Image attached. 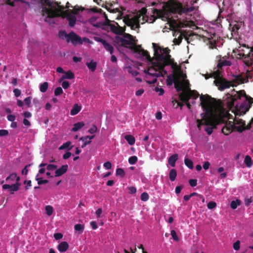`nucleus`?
I'll list each match as a JSON object with an SVG mask.
<instances>
[{"label":"nucleus","instance_id":"46","mask_svg":"<svg viewBox=\"0 0 253 253\" xmlns=\"http://www.w3.org/2000/svg\"><path fill=\"white\" fill-rule=\"evenodd\" d=\"M97 130V127L95 125H92L91 126V127L90 128V129L88 130V132L92 134V133H94L95 132H96Z\"/></svg>","mask_w":253,"mask_h":253},{"label":"nucleus","instance_id":"30","mask_svg":"<svg viewBox=\"0 0 253 253\" xmlns=\"http://www.w3.org/2000/svg\"><path fill=\"white\" fill-rule=\"evenodd\" d=\"M184 164L185 166L189 169H192L193 168V162L191 160H189L187 158H185L184 159Z\"/></svg>","mask_w":253,"mask_h":253},{"label":"nucleus","instance_id":"28","mask_svg":"<svg viewBox=\"0 0 253 253\" xmlns=\"http://www.w3.org/2000/svg\"><path fill=\"white\" fill-rule=\"evenodd\" d=\"M36 180L39 185L46 184L48 182V180L47 179H43L41 177H39V174H37L36 176Z\"/></svg>","mask_w":253,"mask_h":253},{"label":"nucleus","instance_id":"11","mask_svg":"<svg viewBox=\"0 0 253 253\" xmlns=\"http://www.w3.org/2000/svg\"><path fill=\"white\" fill-rule=\"evenodd\" d=\"M123 37H116L117 40L122 45L127 46L132 44L135 42V37L131 35L125 33L122 34Z\"/></svg>","mask_w":253,"mask_h":253},{"label":"nucleus","instance_id":"27","mask_svg":"<svg viewBox=\"0 0 253 253\" xmlns=\"http://www.w3.org/2000/svg\"><path fill=\"white\" fill-rule=\"evenodd\" d=\"M58 36L60 39L62 40L65 39L67 41L69 37V34H68L65 31H60L58 33Z\"/></svg>","mask_w":253,"mask_h":253},{"label":"nucleus","instance_id":"26","mask_svg":"<svg viewBox=\"0 0 253 253\" xmlns=\"http://www.w3.org/2000/svg\"><path fill=\"white\" fill-rule=\"evenodd\" d=\"M231 64L230 61L227 60H220L217 64V67L218 68H221L222 66H230Z\"/></svg>","mask_w":253,"mask_h":253},{"label":"nucleus","instance_id":"22","mask_svg":"<svg viewBox=\"0 0 253 253\" xmlns=\"http://www.w3.org/2000/svg\"><path fill=\"white\" fill-rule=\"evenodd\" d=\"M84 126V122H78L74 125V126L72 129V131L76 132L82 128Z\"/></svg>","mask_w":253,"mask_h":253},{"label":"nucleus","instance_id":"24","mask_svg":"<svg viewBox=\"0 0 253 253\" xmlns=\"http://www.w3.org/2000/svg\"><path fill=\"white\" fill-rule=\"evenodd\" d=\"M244 163L248 168H251L253 165L252 160V158L249 155H247L245 157V158L244 160Z\"/></svg>","mask_w":253,"mask_h":253},{"label":"nucleus","instance_id":"18","mask_svg":"<svg viewBox=\"0 0 253 253\" xmlns=\"http://www.w3.org/2000/svg\"><path fill=\"white\" fill-rule=\"evenodd\" d=\"M96 20H97L96 17H92L88 20V21L91 25H93V26H94L95 27L99 28V27H101L103 24L100 22H97Z\"/></svg>","mask_w":253,"mask_h":253},{"label":"nucleus","instance_id":"37","mask_svg":"<svg viewBox=\"0 0 253 253\" xmlns=\"http://www.w3.org/2000/svg\"><path fill=\"white\" fill-rule=\"evenodd\" d=\"M75 230L79 232H82L84 229V226L81 224H77L74 226Z\"/></svg>","mask_w":253,"mask_h":253},{"label":"nucleus","instance_id":"47","mask_svg":"<svg viewBox=\"0 0 253 253\" xmlns=\"http://www.w3.org/2000/svg\"><path fill=\"white\" fill-rule=\"evenodd\" d=\"M13 93L16 97H19L21 94V90L18 88H15L13 90Z\"/></svg>","mask_w":253,"mask_h":253},{"label":"nucleus","instance_id":"9","mask_svg":"<svg viewBox=\"0 0 253 253\" xmlns=\"http://www.w3.org/2000/svg\"><path fill=\"white\" fill-rule=\"evenodd\" d=\"M159 70H156L153 65L146 72L145 75V80L149 84H155L157 81V78L162 76V73L158 71Z\"/></svg>","mask_w":253,"mask_h":253},{"label":"nucleus","instance_id":"34","mask_svg":"<svg viewBox=\"0 0 253 253\" xmlns=\"http://www.w3.org/2000/svg\"><path fill=\"white\" fill-rule=\"evenodd\" d=\"M64 76L66 79H73L75 77L74 74L71 71L64 72Z\"/></svg>","mask_w":253,"mask_h":253},{"label":"nucleus","instance_id":"23","mask_svg":"<svg viewBox=\"0 0 253 253\" xmlns=\"http://www.w3.org/2000/svg\"><path fill=\"white\" fill-rule=\"evenodd\" d=\"M125 138L130 145H133L135 142L134 137L131 135H126L125 136Z\"/></svg>","mask_w":253,"mask_h":253},{"label":"nucleus","instance_id":"36","mask_svg":"<svg viewBox=\"0 0 253 253\" xmlns=\"http://www.w3.org/2000/svg\"><path fill=\"white\" fill-rule=\"evenodd\" d=\"M140 198L142 201L146 202L149 200V196L147 192H143L141 194Z\"/></svg>","mask_w":253,"mask_h":253},{"label":"nucleus","instance_id":"33","mask_svg":"<svg viewBox=\"0 0 253 253\" xmlns=\"http://www.w3.org/2000/svg\"><path fill=\"white\" fill-rule=\"evenodd\" d=\"M45 210L46 211V213L47 215L50 216L51 215L53 211V207L50 205H47L45 207Z\"/></svg>","mask_w":253,"mask_h":253},{"label":"nucleus","instance_id":"52","mask_svg":"<svg viewBox=\"0 0 253 253\" xmlns=\"http://www.w3.org/2000/svg\"><path fill=\"white\" fill-rule=\"evenodd\" d=\"M70 86V84L67 81H64L63 82L62 84V88H64V89H67Z\"/></svg>","mask_w":253,"mask_h":253},{"label":"nucleus","instance_id":"5","mask_svg":"<svg viewBox=\"0 0 253 253\" xmlns=\"http://www.w3.org/2000/svg\"><path fill=\"white\" fill-rule=\"evenodd\" d=\"M233 98L228 102V107L235 115L242 116L246 113L253 103V98L248 97L244 91L240 90L232 93Z\"/></svg>","mask_w":253,"mask_h":253},{"label":"nucleus","instance_id":"14","mask_svg":"<svg viewBox=\"0 0 253 253\" xmlns=\"http://www.w3.org/2000/svg\"><path fill=\"white\" fill-rule=\"evenodd\" d=\"M233 126L239 132H242L244 129V126L245 125V122L241 119L237 120L233 119Z\"/></svg>","mask_w":253,"mask_h":253},{"label":"nucleus","instance_id":"1","mask_svg":"<svg viewBox=\"0 0 253 253\" xmlns=\"http://www.w3.org/2000/svg\"><path fill=\"white\" fill-rule=\"evenodd\" d=\"M162 11L151 10V13H147L145 8H142L135 15H126L123 16V12L118 8L112 7H106L107 10L111 14L114 15V18L117 20L123 19L124 23L132 30H135L139 27L140 24L146 22L153 23L157 18H161L163 21H167L163 32H169L168 30L172 31V35L175 38L173 42L175 44L179 45L182 40V35L177 31L179 27L177 23L170 19L171 13L182 11L181 6L175 0H170L168 2L164 3Z\"/></svg>","mask_w":253,"mask_h":253},{"label":"nucleus","instance_id":"60","mask_svg":"<svg viewBox=\"0 0 253 253\" xmlns=\"http://www.w3.org/2000/svg\"><path fill=\"white\" fill-rule=\"evenodd\" d=\"M210 165V164L209 162H208V161L205 162L204 163V164L203 166V169L205 170H207L209 168Z\"/></svg>","mask_w":253,"mask_h":253},{"label":"nucleus","instance_id":"13","mask_svg":"<svg viewBox=\"0 0 253 253\" xmlns=\"http://www.w3.org/2000/svg\"><path fill=\"white\" fill-rule=\"evenodd\" d=\"M93 39L96 42H101L103 45L105 49L109 52L110 54H113L114 47L111 44L107 42L105 40L100 37H94Z\"/></svg>","mask_w":253,"mask_h":253},{"label":"nucleus","instance_id":"32","mask_svg":"<svg viewBox=\"0 0 253 253\" xmlns=\"http://www.w3.org/2000/svg\"><path fill=\"white\" fill-rule=\"evenodd\" d=\"M48 84L47 82H44L40 85V91L43 93L45 92L48 88Z\"/></svg>","mask_w":253,"mask_h":253},{"label":"nucleus","instance_id":"16","mask_svg":"<svg viewBox=\"0 0 253 253\" xmlns=\"http://www.w3.org/2000/svg\"><path fill=\"white\" fill-rule=\"evenodd\" d=\"M232 123L231 121H229V124ZM234 128V126L232 124H230V125H227V124L223 127L222 129V132L225 135H228L229 133L231 132Z\"/></svg>","mask_w":253,"mask_h":253},{"label":"nucleus","instance_id":"59","mask_svg":"<svg viewBox=\"0 0 253 253\" xmlns=\"http://www.w3.org/2000/svg\"><path fill=\"white\" fill-rule=\"evenodd\" d=\"M71 156V153L69 151L66 152L63 156L64 159H67L70 158Z\"/></svg>","mask_w":253,"mask_h":253},{"label":"nucleus","instance_id":"53","mask_svg":"<svg viewBox=\"0 0 253 253\" xmlns=\"http://www.w3.org/2000/svg\"><path fill=\"white\" fill-rule=\"evenodd\" d=\"M189 182L190 185L192 187L196 186L197 185V180L196 179H190L189 181Z\"/></svg>","mask_w":253,"mask_h":253},{"label":"nucleus","instance_id":"43","mask_svg":"<svg viewBox=\"0 0 253 253\" xmlns=\"http://www.w3.org/2000/svg\"><path fill=\"white\" fill-rule=\"evenodd\" d=\"M233 249L235 251H238L240 248V242L239 240L236 241L233 245Z\"/></svg>","mask_w":253,"mask_h":253},{"label":"nucleus","instance_id":"21","mask_svg":"<svg viewBox=\"0 0 253 253\" xmlns=\"http://www.w3.org/2000/svg\"><path fill=\"white\" fill-rule=\"evenodd\" d=\"M81 109V107L79 106L78 104H74L71 110V115H75L77 114L80 111Z\"/></svg>","mask_w":253,"mask_h":253},{"label":"nucleus","instance_id":"39","mask_svg":"<svg viewBox=\"0 0 253 253\" xmlns=\"http://www.w3.org/2000/svg\"><path fill=\"white\" fill-rule=\"evenodd\" d=\"M137 161V157L135 156H131L128 159V163L130 165H134Z\"/></svg>","mask_w":253,"mask_h":253},{"label":"nucleus","instance_id":"44","mask_svg":"<svg viewBox=\"0 0 253 253\" xmlns=\"http://www.w3.org/2000/svg\"><path fill=\"white\" fill-rule=\"evenodd\" d=\"M216 206V203L213 201L210 202L207 205L208 208L210 210L214 209Z\"/></svg>","mask_w":253,"mask_h":253},{"label":"nucleus","instance_id":"54","mask_svg":"<svg viewBox=\"0 0 253 253\" xmlns=\"http://www.w3.org/2000/svg\"><path fill=\"white\" fill-rule=\"evenodd\" d=\"M57 168V166L53 164H49L47 166V169L49 170H52Z\"/></svg>","mask_w":253,"mask_h":253},{"label":"nucleus","instance_id":"62","mask_svg":"<svg viewBox=\"0 0 253 253\" xmlns=\"http://www.w3.org/2000/svg\"><path fill=\"white\" fill-rule=\"evenodd\" d=\"M90 225L92 229H96L97 228V225L95 221H91L90 222Z\"/></svg>","mask_w":253,"mask_h":253},{"label":"nucleus","instance_id":"57","mask_svg":"<svg viewBox=\"0 0 253 253\" xmlns=\"http://www.w3.org/2000/svg\"><path fill=\"white\" fill-rule=\"evenodd\" d=\"M24 101L25 102V103L27 104V106L28 107H30V106H31V97H27V98H25Z\"/></svg>","mask_w":253,"mask_h":253},{"label":"nucleus","instance_id":"19","mask_svg":"<svg viewBox=\"0 0 253 253\" xmlns=\"http://www.w3.org/2000/svg\"><path fill=\"white\" fill-rule=\"evenodd\" d=\"M178 159V155L174 154L170 156L168 160V163L171 167H174L175 162Z\"/></svg>","mask_w":253,"mask_h":253},{"label":"nucleus","instance_id":"56","mask_svg":"<svg viewBox=\"0 0 253 253\" xmlns=\"http://www.w3.org/2000/svg\"><path fill=\"white\" fill-rule=\"evenodd\" d=\"M54 237L56 240H60L63 238V235L60 233H57L54 234Z\"/></svg>","mask_w":253,"mask_h":253},{"label":"nucleus","instance_id":"10","mask_svg":"<svg viewBox=\"0 0 253 253\" xmlns=\"http://www.w3.org/2000/svg\"><path fill=\"white\" fill-rule=\"evenodd\" d=\"M104 15L106 21L103 23V25H107L109 27V28L110 30V31L116 35H121L125 33L126 31L125 27H121L120 25H119V24L117 23H116V25L108 24L110 20L106 16V15L105 14H104Z\"/></svg>","mask_w":253,"mask_h":253},{"label":"nucleus","instance_id":"38","mask_svg":"<svg viewBox=\"0 0 253 253\" xmlns=\"http://www.w3.org/2000/svg\"><path fill=\"white\" fill-rule=\"evenodd\" d=\"M63 90L61 87H56L54 91V95L55 96H58L63 93Z\"/></svg>","mask_w":253,"mask_h":253},{"label":"nucleus","instance_id":"7","mask_svg":"<svg viewBox=\"0 0 253 253\" xmlns=\"http://www.w3.org/2000/svg\"><path fill=\"white\" fill-rule=\"evenodd\" d=\"M205 77L206 80H208L210 78H212L214 79L213 83L217 87L218 89L220 91H223L226 88L230 87L236 86L233 83H235L237 84H240L244 82L241 79L240 76H235L234 78L232 79V82H229L221 78L219 76L218 73H214L212 74L209 75H203Z\"/></svg>","mask_w":253,"mask_h":253},{"label":"nucleus","instance_id":"20","mask_svg":"<svg viewBox=\"0 0 253 253\" xmlns=\"http://www.w3.org/2000/svg\"><path fill=\"white\" fill-rule=\"evenodd\" d=\"M86 65L88 69L91 70L92 72H94L96 70L97 63L93 60H91L89 62H86Z\"/></svg>","mask_w":253,"mask_h":253},{"label":"nucleus","instance_id":"8","mask_svg":"<svg viewBox=\"0 0 253 253\" xmlns=\"http://www.w3.org/2000/svg\"><path fill=\"white\" fill-rule=\"evenodd\" d=\"M8 184H4L2 186L3 190L8 189L10 193L13 194L15 192L18 191L21 186L20 177L16 173L10 174L5 179Z\"/></svg>","mask_w":253,"mask_h":253},{"label":"nucleus","instance_id":"51","mask_svg":"<svg viewBox=\"0 0 253 253\" xmlns=\"http://www.w3.org/2000/svg\"><path fill=\"white\" fill-rule=\"evenodd\" d=\"M7 120L11 122H13L15 120V116L13 115L9 114L7 116Z\"/></svg>","mask_w":253,"mask_h":253},{"label":"nucleus","instance_id":"63","mask_svg":"<svg viewBox=\"0 0 253 253\" xmlns=\"http://www.w3.org/2000/svg\"><path fill=\"white\" fill-rule=\"evenodd\" d=\"M23 124L25 126H31V123L27 119L24 118L23 120Z\"/></svg>","mask_w":253,"mask_h":253},{"label":"nucleus","instance_id":"29","mask_svg":"<svg viewBox=\"0 0 253 253\" xmlns=\"http://www.w3.org/2000/svg\"><path fill=\"white\" fill-rule=\"evenodd\" d=\"M240 204H241V201L237 199L235 201H233L231 202L230 206L232 209L235 210V209H237V208L238 206H239L240 205Z\"/></svg>","mask_w":253,"mask_h":253},{"label":"nucleus","instance_id":"3","mask_svg":"<svg viewBox=\"0 0 253 253\" xmlns=\"http://www.w3.org/2000/svg\"><path fill=\"white\" fill-rule=\"evenodd\" d=\"M173 68H175L173 76L168 77L166 80L167 85L170 86L174 83L177 91L183 90L180 95V99L183 101L187 102L191 98L193 99L197 98L198 94L195 91L188 90L189 84L188 80L186 79V75L178 69L176 64L174 65Z\"/></svg>","mask_w":253,"mask_h":253},{"label":"nucleus","instance_id":"55","mask_svg":"<svg viewBox=\"0 0 253 253\" xmlns=\"http://www.w3.org/2000/svg\"><path fill=\"white\" fill-rule=\"evenodd\" d=\"M88 136H85V137H83L81 138V140H83V141L84 142V144L82 146V148L85 147V146H86L87 145V144H85V143L87 142L88 141Z\"/></svg>","mask_w":253,"mask_h":253},{"label":"nucleus","instance_id":"41","mask_svg":"<svg viewBox=\"0 0 253 253\" xmlns=\"http://www.w3.org/2000/svg\"><path fill=\"white\" fill-rule=\"evenodd\" d=\"M116 175L121 177H124L125 175V172L123 169L118 168L116 170Z\"/></svg>","mask_w":253,"mask_h":253},{"label":"nucleus","instance_id":"45","mask_svg":"<svg viewBox=\"0 0 253 253\" xmlns=\"http://www.w3.org/2000/svg\"><path fill=\"white\" fill-rule=\"evenodd\" d=\"M170 234H171V235L172 238L173 239V240H174L176 241H178V240H179L178 237L176 232L174 230H171Z\"/></svg>","mask_w":253,"mask_h":253},{"label":"nucleus","instance_id":"25","mask_svg":"<svg viewBox=\"0 0 253 253\" xmlns=\"http://www.w3.org/2000/svg\"><path fill=\"white\" fill-rule=\"evenodd\" d=\"M177 172L175 169H172L170 170L169 173V179L171 181H174L176 177Z\"/></svg>","mask_w":253,"mask_h":253},{"label":"nucleus","instance_id":"64","mask_svg":"<svg viewBox=\"0 0 253 253\" xmlns=\"http://www.w3.org/2000/svg\"><path fill=\"white\" fill-rule=\"evenodd\" d=\"M25 118L27 119L32 117V114L30 112L27 111L24 113Z\"/></svg>","mask_w":253,"mask_h":253},{"label":"nucleus","instance_id":"35","mask_svg":"<svg viewBox=\"0 0 253 253\" xmlns=\"http://www.w3.org/2000/svg\"><path fill=\"white\" fill-rule=\"evenodd\" d=\"M128 71L132 76L135 77L138 74V72L135 68L129 66L128 67Z\"/></svg>","mask_w":253,"mask_h":253},{"label":"nucleus","instance_id":"12","mask_svg":"<svg viewBox=\"0 0 253 253\" xmlns=\"http://www.w3.org/2000/svg\"><path fill=\"white\" fill-rule=\"evenodd\" d=\"M67 42L71 43L74 45L78 44H82L83 41L82 38L74 32H71L69 33V37Z\"/></svg>","mask_w":253,"mask_h":253},{"label":"nucleus","instance_id":"58","mask_svg":"<svg viewBox=\"0 0 253 253\" xmlns=\"http://www.w3.org/2000/svg\"><path fill=\"white\" fill-rule=\"evenodd\" d=\"M245 202L246 205H249L251 203H253V198L250 197L249 198L246 199Z\"/></svg>","mask_w":253,"mask_h":253},{"label":"nucleus","instance_id":"40","mask_svg":"<svg viewBox=\"0 0 253 253\" xmlns=\"http://www.w3.org/2000/svg\"><path fill=\"white\" fill-rule=\"evenodd\" d=\"M71 144V143L70 141H67L65 143H64L59 147V149L63 150L65 149H67L70 147Z\"/></svg>","mask_w":253,"mask_h":253},{"label":"nucleus","instance_id":"49","mask_svg":"<svg viewBox=\"0 0 253 253\" xmlns=\"http://www.w3.org/2000/svg\"><path fill=\"white\" fill-rule=\"evenodd\" d=\"M8 134V131L6 129L0 130V136H6Z\"/></svg>","mask_w":253,"mask_h":253},{"label":"nucleus","instance_id":"42","mask_svg":"<svg viewBox=\"0 0 253 253\" xmlns=\"http://www.w3.org/2000/svg\"><path fill=\"white\" fill-rule=\"evenodd\" d=\"M24 184L26 185L25 187L26 191L29 190L32 187V181L30 180H25L24 182Z\"/></svg>","mask_w":253,"mask_h":253},{"label":"nucleus","instance_id":"6","mask_svg":"<svg viewBox=\"0 0 253 253\" xmlns=\"http://www.w3.org/2000/svg\"><path fill=\"white\" fill-rule=\"evenodd\" d=\"M154 56L151 61L153 67L156 70H162L168 65H171L172 67L175 64L173 63L169 55L170 50L167 47H162L159 45L153 43Z\"/></svg>","mask_w":253,"mask_h":253},{"label":"nucleus","instance_id":"48","mask_svg":"<svg viewBox=\"0 0 253 253\" xmlns=\"http://www.w3.org/2000/svg\"><path fill=\"white\" fill-rule=\"evenodd\" d=\"M104 167L107 169H110L112 168V164L110 162L107 161L105 162L104 165Z\"/></svg>","mask_w":253,"mask_h":253},{"label":"nucleus","instance_id":"31","mask_svg":"<svg viewBox=\"0 0 253 253\" xmlns=\"http://www.w3.org/2000/svg\"><path fill=\"white\" fill-rule=\"evenodd\" d=\"M84 10V8L79 6H75L74 9L71 10V12L73 14L77 15L79 13L80 11H83Z\"/></svg>","mask_w":253,"mask_h":253},{"label":"nucleus","instance_id":"4","mask_svg":"<svg viewBox=\"0 0 253 253\" xmlns=\"http://www.w3.org/2000/svg\"><path fill=\"white\" fill-rule=\"evenodd\" d=\"M27 3L29 5L37 4L40 3L42 4L50 6L44 10V15L47 17H54L61 16L62 17H66L69 21L70 26H75L76 23V17L69 13L70 10H64V8L59 5L58 3H52L49 0H17Z\"/></svg>","mask_w":253,"mask_h":253},{"label":"nucleus","instance_id":"2","mask_svg":"<svg viewBox=\"0 0 253 253\" xmlns=\"http://www.w3.org/2000/svg\"><path fill=\"white\" fill-rule=\"evenodd\" d=\"M200 105L205 110L207 119L211 126H215L225 121L224 118L226 114L224 112L221 102L207 94L200 97Z\"/></svg>","mask_w":253,"mask_h":253},{"label":"nucleus","instance_id":"50","mask_svg":"<svg viewBox=\"0 0 253 253\" xmlns=\"http://www.w3.org/2000/svg\"><path fill=\"white\" fill-rule=\"evenodd\" d=\"M155 90L156 92H159L160 95H162L164 93V90L162 87H157Z\"/></svg>","mask_w":253,"mask_h":253},{"label":"nucleus","instance_id":"15","mask_svg":"<svg viewBox=\"0 0 253 253\" xmlns=\"http://www.w3.org/2000/svg\"><path fill=\"white\" fill-rule=\"evenodd\" d=\"M68 166L67 165H62L60 168L57 169L55 172V176L58 177L62 175L67 171Z\"/></svg>","mask_w":253,"mask_h":253},{"label":"nucleus","instance_id":"17","mask_svg":"<svg viewBox=\"0 0 253 253\" xmlns=\"http://www.w3.org/2000/svg\"><path fill=\"white\" fill-rule=\"evenodd\" d=\"M69 248V245L67 242L63 241L58 246L57 249L61 253L65 252Z\"/></svg>","mask_w":253,"mask_h":253},{"label":"nucleus","instance_id":"61","mask_svg":"<svg viewBox=\"0 0 253 253\" xmlns=\"http://www.w3.org/2000/svg\"><path fill=\"white\" fill-rule=\"evenodd\" d=\"M144 92V90L143 88H140L137 90L135 92V95L136 96H140L142 95Z\"/></svg>","mask_w":253,"mask_h":253}]
</instances>
